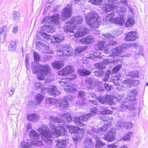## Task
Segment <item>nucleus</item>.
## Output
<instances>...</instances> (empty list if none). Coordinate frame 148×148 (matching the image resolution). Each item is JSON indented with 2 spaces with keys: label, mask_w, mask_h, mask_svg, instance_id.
<instances>
[{
  "label": "nucleus",
  "mask_w": 148,
  "mask_h": 148,
  "mask_svg": "<svg viewBox=\"0 0 148 148\" xmlns=\"http://www.w3.org/2000/svg\"><path fill=\"white\" fill-rule=\"evenodd\" d=\"M84 49V48L82 47H77L75 50V53L76 55H78L80 53L82 52Z\"/></svg>",
  "instance_id": "obj_49"
},
{
  "label": "nucleus",
  "mask_w": 148,
  "mask_h": 148,
  "mask_svg": "<svg viewBox=\"0 0 148 148\" xmlns=\"http://www.w3.org/2000/svg\"><path fill=\"white\" fill-rule=\"evenodd\" d=\"M129 47L126 45H123L121 47H118L113 49L111 51V55L112 56H120L124 49L128 48Z\"/></svg>",
  "instance_id": "obj_16"
},
{
  "label": "nucleus",
  "mask_w": 148,
  "mask_h": 148,
  "mask_svg": "<svg viewBox=\"0 0 148 148\" xmlns=\"http://www.w3.org/2000/svg\"><path fill=\"white\" fill-rule=\"evenodd\" d=\"M103 10L104 12H108L113 11H115L116 13L117 16L125 17V13L126 12V8L124 7L121 8L119 7L118 5H107L106 3L103 4Z\"/></svg>",
  "instance_id": "obj_6"
},
{
  "label": "nucleus",
  "mask_w": 148,
  "mask_h": 148,
  "mask_svg": "<svg viewBox=\"0 0 148 148\" xmlns=\"http://www.w3.org/2000/svg\"><path fill=\"white\" fill-rule=\"evenodd\" d=\"M36 47L38 50L40 49H42L44 53H52V52H49V47L48 46L45 45V44L42 42L40 41H37L36 43Z\"/></svg>",
  "instance_id": "obj_13"
},
{
  "label": "nucleus",
  "mask_w": 148,
  "mask_h": 148,
  "mask_svg": "<svg viewBox=\"0 0 148 148\" xmlns=\"http://www.w3.org/2000/svg\"><path fill=\"white\" fill-rule=\"evenodd\" d=\"M8 31V29L6 26L1 27L0 29V40L2 43L5 42Z\"/></svg>",
  "instance_id": "obj_23"
},
{
  "label": "nucleus",
  "mask_w": 148,
  "mask_h": 148,
  "mask_svg": "<svg viewBox=\"0 0 148 148\" xmlns=\"http://www.w3.org/2000/svg\"><path fill=\"white\" fill-rule=\"evenodd\" d=\"M59 16L58 14L53 15L51 18H49V20L51 21L52 24L54 23V24L58 25L59 24Z\"/></svg>",
  "instance_id": "obj_37"
},
{
  "label": "nucleus",
  "mask_w": 148,
  "mask_h": 148,
  "mask_svg": "<svg viewBox=\"0 0 148 148\" xmlns=\"http://www.w3.org/2000/svg\"><path fill=\"white\" fill-rule=\"evenodd\" d=\"M84 133V129L80 128L79 127V129H78L77 132L75 133L73 138V140L75 142V144H76L77 141H78L83 138Z\"/></svg>",
  "instance_id": "obj_14"
},
{
  "label": "nucleus",
  "mask_w": 148,
  "mask_h": 148,
  "mask_svg": "<svg viewBox=\"0 0 148 148\" xmlns=\"http://www.w3.org/2000/svg\"><path fill=\"white\" fill-rule=\"evenodd\" d=\"M97 49L99 50H102L109 46V44L106 41H101L98 42L97 44Z\"/></svg>",
  "instance_id": "obj_32"
},
{
  "label": "nucleus",
  "mask_w": 148,
  "mask_h": 148,
  "mask_svg": "<svg viewBox=\"0 0 148 148\" xmlns=\"http://www.w3.org/2000/svg\"><path fill=\"white\" fill-rule=\"evenodd\" d=\"M88 98H92L94 99H95L97 98V97L95 94L94 93H91L89 94Z\"/></svg>",
  "instance_id": "obj_64"
},
{
  "label": "nucleus",
  "mask_w": 148,
  "mask_h": 148,
  "mask_svg": "<svg viewBox=\"0 0 148 148\" xmlns=\"http://www.w3.org/2000/svg\"><path fill=\"white\" fill-rule=\"evenodd\" d=\"M98 110L96 107L92 108L90 113L86 114L84 116H81L78 118H75L73 120L74 122L77 125L81 126H84L83 122L86 121L88 119L90 118L94 114L97 113Z\"/></svg>",
  "instance_id": "obj_8"
},
{
  "label": "nucleus",
  "mask_w": 148,
  "mask_h": 148,
  "mask_svg": "<svg viewBox=\"0 0 148 148\" xmlns=\"http://www.w3.org/2000/svg\"><path fill=\"white\" fill-rule=\"evenodd\" d=\"M125 122H124L123 121H119L116 123V127L118 128H119L120 127H125Z\"/></svg>",
  "instance_id": "obj_52"
},
{
  "label": "nucleus",
  "mask_w": 148,
  "mask_h": 148,
  "mask_svg": "<svg viewBox=\"0 0 148 148\" xmlns=\"http://www.w3.org/2000/svg\"><path fill=\"white\" fill-rule=\"evenodd\" d=\"M68 101L65 100H62L60 102V106L61 108H65L68 107Z\"/></svg>",
  "instance_id": "obj_45"
},
{
  "label": "nucleus",
  "mask_w": 148,
  "mask_h": 148,
  "mask_svg": "<svg viewBox=\"0 0 148 148\" xmlns=\"http://www.w3.org/2000/svg\"><path fill=\"white\" fill-rule=\"evenodd\" d=\"M95 75L97 76L102 77L104 74V72L101 70L95 72Z\"/></svg>",
  "instance_id": "obj_56"
},
{
  "label": "nucleus",
  "mask_w": 148,
  "mask_h": 148,
  "mask_svg": "<svg viewBox=\"0 0 148 148\" xmlns=\"http://www.w3.org/2000/svg\"><path fill=\"white\" fill-rule=\"evenodd\" d=\"M85 18L86 23L92 27L97 28L101 24V19L94 12H90L86 14Z\"/></svg>",
  "instance_id": "obj_5"
},
{
  "label": "nucleus",
  "mask_w": 148,
  "mask_h": 148,
  "mask_svg": "<svg viewBox=\"0 0 148 148\" xmlns=\"http://www.w3.org/2000/svg\"><path fill=\"white\" fill-rule=\"evenodd\" d=\"M125 127L128 130H130L132 127V124L131 122H125Z\"/></svg>",
  "instance_id": "obj_54"
},
{
  "label": "nucleus",
  "mask_w": 148,
  "mask_h": 148,
  "mask_svg": "<svg viewBox=\"0 0 148 148\" xmlns=\"http://www.w3.org/2000/svg\"><path fill=\"white\" fill-rule=\"evenodd\" d=\"M101 53H100L99 55L98 56L97 55L96 53H92L89 55H87L86 58H87L92 59L94 60H95L98 58H101Z\"/></svg>",
  "instance_id": "obj_39"
},
{
  "label": "nucleus",
  "mask_w": 148,
  "mask_h": 148,
  "mask_svg": "<svg viewBox=\"0 0 148 148\" xmlns=\"http://www.w3.org/2000/svg\"><path fill=\"white\" fill-rule=\"evenodd\" d=\"M133 133L132 132H130L126 134L124 136L121 138V140L124 141L129 142L130 140V137L132 136Z\"/></svg>",
  "instance_id": "obj_41"
},
{
  "label": "nucleus",
  "mask_w": 148,
  "mask_h": 148,
  "mask_svg": "<svg viewBox=\"0 0 148 148\" xmlns=\"http://www.w3.org/2000/svg\"><path fill=\"white\" fill-rule=\"evenodd\" d=\"M85 148H93L94 143L91 138H86L84 140Z\"/></svg>",
  "instance_id": "obj_31"
},
{
  "label": "nucleus",
  "mask_w": 148,
  "mask_h": 148,
  "mask_svg": "<svg viewBox=\"0 0 148 148\" xmlns=\"http://www.w3.org/2000/svg\"><path fill=\"white\" fill-rule=\"evenodd\" d=\"M61 121L58 123L57 124L58 132L60 133L59 136H68L67 135V131L65 129L67 128L69 132L71 133H76L79 129L78 127L69 126L66 124V123L71 122L72 121V119L71 114L69 113L64 114L60 116Z\"/></svg>",
  "instance_id": "obj_3"
},
{
  "label": "nucleus",
  "mask_w": 148,
  "mask_h": 148,
  "mask_svg": "<svg viewBox=\"0 0 148 148\" xmlns=\"http://www.w3.org/2000/svg\"><path fill=\"white\" fill-rule=\"evenodd\" d=\"M43 99V96L40 94L36 95L35 97V99L36 100L38 104L40 103L42 101Z\"/></svg>",
  "instance_id": "obj_43"
},
{
  "label": "nucleus",
  "mask_w": 148,
  "mask_h": 148,
  "mask_svg": "<svg viewBox=\"0 0 148 148\" xmlns=\"http://www.w3.org/2000/svg\"><path fill=\"white\" fill-rule=\"evenodd\" d=\"M63 136L65 137L64 138L59 140L57 141L56 145L58 147L60 148L65 147L68 143L69 139L68 137V136Z\"/></svg>",
  "instance_id": "obj_20"
},
{
  "label": "nucleus",
  "mask_w": 148,
  "mask_h": 148,
  "mask_svg": "<svg viewBox=\"0 0 148 148\" xmlns=\"http://www.w3.org/2000/svg\"><path fill=\"white\" fill-rule=\"evenodd\" d=\"M16 42L15 41H12L9 45L8 49L9 50H13L15 49Z\"/></svg>",
  "instance_id": "obj_46"
},
{
  "label": "nucleus",
  "mask_w": 148,
  "mask_h": 148,
  "mask_svg": "<svg viewBox=\"0 0 148 148\" xmlns=\"http://www.w3.org/2000/svg\"><path fill=\"white\" fill-rule=\"evenodd\" d=\"M92 4L97 5H101L103 0H91L90 1Z\"/></svg>",
  "instance_id": "obj_47"
},
{
  "label": "nucleus",
  "mask_w": 148,
  "mask_h": 148,
  "mask_svg": "<svg viewBox=\"0 0 148 148\" xmlns=\"http://www.w3.org/2000/svg\"><path fill=\"white\" fill-rule=\"evenodd\" d=\"M119 79V77L117 76H113L111 78V80L115 84L117 85L118 84V81Z\"/></svg>",
  "instance_id": "obj_50"
},
{
  "label": "nucleus",
  "mask_w": 148,
  "mask_h": 148,
  "mask_svg": "<svg viewBox=\"0 0 148 148\" xmlns=\"http://www.w3.org/2000/svg\"><path fill=\"white\" fill-rule=\"evenodd\" d=\"M40 71L37 74V78L40 80H43L45 79L46 75L49 74L51 72V69L48 64L45 65H40Z\"/></svg>",
  "instance_id": "obj_9"
},
{
  "label": "nucleus",
  "mask_w": 148,
  "mask_h": 148,
  "mask_svg": "<svg viewBox=\"0 0 148 148\" xmlns=\"http://www.w3.org/2000/svg\"><path fill=\"white\" fill-rule=\"evenodd\" d=\"M103 38L108 39H110L111 38H113V36L112 35L110 34H103Z\"/></svg>",
  "instance_id": "obj_57"
},
{
  "label": "nucleus",
  "mask_w": 148,
  "mask_h": 148,
  "mask_svg": "<svg viewBox=\"0 0 148 148\" xmlns=\"http://www.w3.org/2000/svg\"><path fill=\"white\" fill-rule=\"evenodd\" d=\"M137 92L135 90H133L129 92L128 93L127 100L130 101L135 100L136 99V97L137 95Z\"/></svg>",
  "instance_id": "obj_28"
},
{
  "label": "nucleus",
  "mask_w": 148,
  "mask_h": 148,
  "mask_svg": "<svg viewBox=\"0 0 148 148\" xmlns=\"http://www.w3.org/2000/svg\"><path fill=\"white\" fill-rule=\"evenodd\" d=\"M41 29H44V31H46L47 32L53 33L55 32V29L54 27L51 26L49 22H46L43 26H42Z\"/></svg>",
  "instance_id": "obj_24"
},
{
  "label": "nucleus",
  "mask_w": 148,
  "mask_h": 148,
  "mask_svg": "<svg viewBox=\"0 0 148 148\" xmlns=\"http://www.w3.org/2000/svg\"><path fill=\"white\" fill-rule=\"evenodd\" d=\"M30 136L31 138L33 140V142L29 144L28 143L22 142L21 143V145L20 146L21 148H33L31 145H35L37 146H43V143L40 140L39 135L35 131L33 130H32L30 133Z\"/></svg>",
  "instance_id": "obj_4"
},
{
  "label": "nucleus",
  "mask_w": 148,
  "mask_h": 148,
  "mask_svg": "<svg viewBox=\"0 0 148 148\" xmlns=\"http://www.w3.org/2000/svg\"><path fill=\"white\" fill-rule=\"evenodd\" d=\"M83 21L82 16H74L64 26L63 30L66 32H75L74 36L75 38L84 36L88 32V30L84 25H81Z\"/></svg>",
  "instance_id": "obj_2"
},
{
  "label": "nucleus",
  "mask_w": 148,
  "mask_h": 148,
  "mask_svg": "<svg viewBox=\"0 0 148 148\" xmlns=\"http://www.w3.org/2000/svg\"><path fill=\"white\" fill-rule=\"evenodd\" d=\"M113 11V12L107 14L106 18V20L107 21H109L112 23L114 21L113 20H114V17L117 16V15H116V13L115 11Z\"/></svg>",
  "instance_id": "obj_35"
},
{
  "label": "nucleus",
  "mask_w": 148,
  "mask_h": 148,
  "mask_svg": "<svg viewBox=\"0 0 148 148\" xmlns=\"http://www.w3.org/2000/svg\"><path fill=\"white\" fill-rule=\"evenodd\" d=\"M79 72L81 75L83 76L89 75L91 73L89 71L84 69H79Z\"/></svg>",
  "instance_id": "obj_42"
},
{
  "label": "nucleus",
  "mask_w": 148,
  "mask_h": 148,
  "mask_svg": "<svg viewBox=\"0 0 148 148\" xmlns=\"http://www.w3.org/2000/svg\"><path fill=\"white\" fill-rule=\"evenodd\" d=\"M93 37L91 36H89L82 38L79 41V43L80 44H86L91 43L94 41Z\"/></svg>",
  "instance_id": "obj_25"
},
{
  "label": "nucleus",
  "mask_w": 148,
  "mask_h": 148,
  "mask_svg": "<svg viewBox=\"0 0 148 148\" xmlns=\"http://www.w3.org/2000/svg\"><path fill=\"white\" fill-rule=\"evenodd\" d=\"M121 68V65H119L118 66H116L113 69V73H115L119 71L120 68Z\"/></svg>",
  "instance_id": "obj_62"
},
{
  "label": "nucleus",
  "mask_w": 148,
  "mask_h": 148,
  "mask_svg": "<svg viewBox=\"0 0 148 148\" xmlns=\"http://www.w3.org/2000/svg\"><path fill=\"white\" fill-rule=\"evenodd\" d=\"M74 71V68L73 66H67L60 71L58 73V75L60 76H65L72 73Z\"/></svg>",
  "instance_id": "obj_19"
},
{
  "label": "nucleus",
  "mask_w": 148,
  "mask_h": 148,
  "mask_svg": "<svg viewBox=\"0 0 148 148\" xmlns=\"http://www.w3.org/2000/svg\"><path fill=\"white\" fill-rule=\"evenodd\" d=\"M104 86L105 88L108 90H110L112 88V86L109 85L108 84H107L106 83L104 84Z\"/></svg>",
  "instance_id": "obj_63"
},
{
  "label": "nucleus",
  "mask_w": 148,
  "mask_h": 148,
  "mask_svg": "<svg viewBox=\"0 0 148 148\" xmlns=\"http://www.w3.org/2000/svg\"><path fill=\"white\" fill-rule=\"evenodd\" d=\"M41 35L45 40H49L50 38V36L45 33H42Z\"/></svg>",
  "instance_id": "obj_55"
},
{
  "label": "nucleus",
  "mask_w": 148,
  "mask_h": 148,
  "mask_svg": "<svg viewBox=\"0 0 148 148\" xmlns=\"http://www.w3.org/2000/svg\"><path fill=\"white\" fill-rule=\"evenodd\" d=\"M40 64H36V65L33 68V73L34 74L35 73H37V74L38 73L39 71H40Z\"/></svg>",
  "instance_id": "obj_48"
},
{
  "label": "nucleus",
  "mask_w": 148,
  "mask_h": 148,
  "mask_svg": "<svg viewBox=\"0 0 148 148\" xmlns=\"http://www.w3.org/2000/svg\"><path fill=\"white\" fill-rule=\"evenodd\" d=\"M113 21V23L121 26L125 23V17L121 16H118L117 17L115 18L114 20Z\"/></svg>",
  "instance_id": "obj_29"
},
{
  "label": "nucleus",
  "mask_w": 148,
  "mask_h": 148,
  "mask_svg": "<svg viewBox=\"0 0 148 148\" xmlns=\"http://www.w3.org/2000/svg\"><path fill=\"white\" fill-rule=\"evenodd\" d=\"M72 7L71 5L69 4L63 9L62 13V16L63 17V20L65 19L66 18H69L71 16L72 11Z\"/></svg>",
  "instance_id": "obj_15"
},
{
  "label": "nucleus",
  "mask_w": 148,
  "mask_h": 148,
  "mask_svg": "<svg viewBox=\"0 0 148 148\" xmlns=\"http://www.w3.org/2000/svg\"><path fill=\"white\" fill-rule=\"evenodd\" d=\"M134 18L133 16H129L127 21L126 22V25L127 27H130L133 26L135 24Z\"/></svg>",
  "instance_id": "obj_38"
},
{
  "label": "nucleus",
  "mask_w": 148,
  "mask_h": 148,
  "mask_svg": "<svg viewBox=\"0 0 148 148\" xmlns=\"http://www.w3.org/2000/svg\"><path fill=\"white\" fill-rule=\"evenodd\" d=\"M103 113L105 114H112V112L111 110L108 109L107 108H104L103 110Z\"/></svg>",
  "instance_id": "obj_61"
},
{
  "label": "nucleus",
  "mask_w": 148,
  "mask_h": 148,
  "mask_svg": "<svg viewBox=\"0 0 148 148\" xmlns=\"http://www.w3.org/2000/svg\"><path fill=\"white\" fill-rule=\"evenodd\" d=\"M53 38L51 40V43H60L62 41L64 38V36L58 34L52 36Z\"/></svg>",
  "instance_id": "obj_26"
},
{
  "label": "nucleus",
  "mask_w": 148,
  "mask_h": 148,
  "mask_svg": "<svg viewBox=\"0 0 148 148\" xmlns=\"http://www.w3.org/2000/svg\"><path fill=\"white\" fill-rule=\"evenodd\" d=\"M64 89L67 92L73 93L75 92L76 88L72 84H69L67 86H64Z\"/></svg>",
  "instance_id": "obj_33"
},
{
  "label": "nucleus",
  "mask_w": 148,
  "mask_h": 148,
  "mask_svg": "<svg viewBox=\"0 0 148 148\" xmlns=\"http://www.w3.org/2000/svg\"><path fill=\"white\" fill-rule=\"evenodd\" d=\"M48 91L50 92L52 96L54 97L59 95L60 93L56 86H50L49 88L43 87L41 89V92L42 93H45Z\"/></svg>",
  "instance_id": "obj_11"
},
{
  "label": "nucleus",
  "mask_w": 148,
  "mask_h": 148,
  "mask_svg": "<svg viewBox=\"0 0 148 148\" xmlns=\"http://www.w3.org/2000/svg\"><path fill=\"white\" fill-rule=\"evenodd\" d=\"M86 93L83 91L80 90L78 93V96L79 98H84L85 97Z\"/></svg>",
  "instance_id": "obj_58"
},
{
  "label": "nucleus",
  "mask_w": 148,
  "mask_h": 148,
  "mask_svg": "<svg viewBox=\"0 0 148 148\" xmlns=\"http://www.w3.org/2000/svg\"><path fill=\"white\" fill-rule=\"evenodd\" d=\"M107 118H106V123L103 125V127L100 128H97V129L99 130L100 131H105L108 130L110 128L111 125V122L113 120V118L111 117H109L107 116Z\"/></svg>",
  "instance_id": "obj_21"
},
{
  "label": "nucleus",
  "mask_w": 148,
  "mask_h": 148,
  "mask_svg": "<svg viewBox=\"0 0 148 148\" xmlns=\"http://www.w3.org/2000/svg\"><path fill=\"white\" fill-rule=\"evenodd\" d=\"M133 83V80H132L129 79L124 80L123 82L124 84L126 85L128 84L129 86L130 84L132 85Z\"/></svg>",
  "instance_id": "obj_59"
},
{
  "label": "nucleus",
  "mask_w": 148,
  "mask_h": 148,
  "mask_svg": "<svg viewBox=\"0 0 148 148\" xmlns=\"http://www.w3.org/2000/svg\"><path fill=\"white\" fill-rule=\"evenodd\" d=\"M137 38L136 33L135 32H129L126 35L125 37V40L126 41L134 40Z\"/></svg>",
  "instance_id": "obj_27"
},
{
  "label": "nucleus",
  "mask_w": 148,
  "mask_h": 148,
  "mask_svg": "<svg viewBox=\"0 0 148 148\" xmlns=\"http://www.w3.org/2000/svg\"><path fill=\"white\" fill-rule=\"evenodd\" d=\"M33 53L34 61H37L39 60L40 59V58L39 55L36 52H34Z\"/></svg>",
  "instance_id": "obj_60"
},
{
  "label": "nucleus",
  "mask_w": 148,
  "mask_h": 148,
  "mask_svg": "<svg viewBox=\"0 0 148 148\" xmlns=\"http://www.w3.org/2000/svg\"><path fill=\"white\" fill-rule=\"evenodd\" d=\"M126 103V102H123V103L121 104L120 105V108L122 109L123 111L127 109L130 110L135 109V107L134 105H127Z\"/></svg>",
  "instance_id": "obj_30"
},
{
  "label": "nucleus",
  "mask_w": 148,
  "mask_h": 148,
  "mask_svg": "<svg viewBox=\"0 0 148 148\" xmlns=\"http://www.w3.org/2000/svg\"><path fill=\"white\" fill-rule=\"evenodd\" d=\"M13 14L14 19L15 20H18L20 17V13L18 12H14Z\"/></svg>",
  "instance_id": "obj_53"
},
{
  "label": "nucleus",
  "mask_w": 148,
  "mask_h": 148,
  "mask_svg": "<svg viewBox=\"0 0 148 148\" xmlns=\"http://www.w3.org/2000/svg\"><path fill=\"white\" fill-rule=\"evenodd\" d=\"M98 100L101 103L104 104H108L109 105H113L114 104V101L111 96L106 95L105 97H99Z\"/></svg>",
  "instance_id": "obj_12"
},
{
  "label": "nucleus",
  "mask_w": 148,
  "mask_h": 148,
  "mask_svg": "<svg viewBox=\"0 0 148 148\" xmlns=\"http://www.w3.org/2000/svg\"><path fill=\"white\" fill-rule=\"evenodd\" d=\"M88 131L91 136L95 139L96 148H101L105 145V143L99 139V134H102L103 131H100L95 128L91 127Z\"/></svg>",
  "instance_id": "obj_7"
},
{
  "label": "nucleus",
  "mask_w": 148,
  "mask_h": 148,
  "mask_svg": "<svg viewBox=\"0 0 148 148\" xmlns=\"http://www.w3.org/2000/svg\"><path fill=\"white\" fill-rule=\"evenodd\" d=\"M115 135L114 129H111L105 135L104 139L110 142H112L115 139Z\"/></svg>",
  "instance_id": "obj_17"
},
{
  "label": "nucleus",
  "mask_w": 148,
  "mask_h": 148,
  "mask_svg": "<svg viewBox=\"0 0 148 148\" xmlns=\"http://www.w3.org/2000/svg\"><path fill=\"white\" fill-rule=\"evenodd\" d=\"M118 60H114V58L110 59H106L103 60L102 62L95 64V66L98 69H103L105 68L106 64H111L117 62Z\"/></svg>",
  "instance_id": "obj_10"
},
{
  "label": "nucleus",
  "mask_w": 148,
  "mask_h": 148,
  "mask_svg": "<svg viewBox=\"0 0 148 148\" xmlns=\"http://www.w3.org/2000/svg\"><path fill=\"white\" fill-rule=\"evenodd\" d=\"M86 83L90 86L88 90H91L93 89V88L97 85V81L93 78H86L85 81Z\"/></svg>",
  "instance_id": "obj_22"
},
{
  "label": "nucleus",
  "mask_w": 148,
  "mask_h": 148,
  "mask_svg": "<svg viewBox=\"0 0 148 148\" xmlns=\"http://www.w3.org/2000/svg\"><path fill=\"white\" fill-rule=\"evenodd\" d=\"M53 68L56 69H60L64 65L63 62L61 61H56L52 64Z\"/></svg>",
  "instance_id": "obj_36"
},
{
  "label": "nucleus",
  "mask_w": 148,
  "mask_h": 148,
  "mask_svg": "<svg viewBox=\"0 0 148 148\" xmlns=\"http://www.w3.org/2000/svg\"><path fill=\"white\" fill-rule=\"evenodd\" d=\"M128 74L132 77H136L138 76V71H130L128 73Z\"/></svg>",
  "instance_id": "obj_51"
},
{
  "label": "nucleus",
  "mask_w": 148,
  "mask_h": 148,
  "mask_svg": "<svg viewBox=\"0 0 148 148\" xmlns=\"http://www.w3.org/2000/svg\"><path fill=\"white\" fill-rule=\"evenodd\" d=\"M46 103L49 106H51L55 103L54 99L53 98H49L46 99Z\"/></svg>",
  "instance_id": "obj_44"
},
{
  "label": "nucleus",
  "mask_w": 148,
  "mask_h": 148,
  "mask_svg": "<svg viewBox=\"0 0 148 148\" xmlns=\"http://www.w3.org/2000/svg\"><path fill=\"white\" fill-rule=\"evenodd\" d=\"M49 125L51 129L50 132L47 126L45 125L41 126L37 130L42 135L41 138L47 145H51L53 144V138L59 136L60 133L58 132L57 125H54V123H58L62 121L60 118H57L54 116H51L49 118Z\"/></svg>",
  "instance_id": "obj_1"
},
{
  "label": "nucleus",
  "mask_w": 148,
  "mask_h": 148,
  "mask_svg": "<svg viewBox=\"0 0 148 148\" xmlns=\"http://www.w3.org/2000/svg\"><path fill=\"white\" fill-rule=\"evenodd\" d=\"M110 3L112 2V4L109 3L108 4H106L107 5H115L114 3L118 4H123L124 5H126L127 3L126 0H108Z\"/></svg>",
  "instance_id": "obj_34"
},
{
  "label": "nucleus",
  "mask_w": 148,
  "mask_h": 148,
  "mask_svg": "<svg viewBox=\"0 0 148 148\" xmlns=\"http://www.w3.org/2000/svg\"><path fill=\"white\" fill-rule=\"evenodd\" d=\"M38 118V115L34 114H29L27 116L28 119L30 121H36Z\"/></svg>",
  "instance_id": "obj_40"
},
{
  "label": "nucleus",
  "mask_w": 148,
  "mask_h": 148,
  "mask_svg": "<svg viewBox=\"0 0 148 148\" xmlns=\"http://www.w3.org/2000/svg\"><path fill=\"white\" fill-rule=\"evenodd\" d=\"M60 48L63 50V53L64 56H70L73 55V49L69 45H61Z\"/></svg>",
  "instance_id": "obj_18"
}]
</instances>
